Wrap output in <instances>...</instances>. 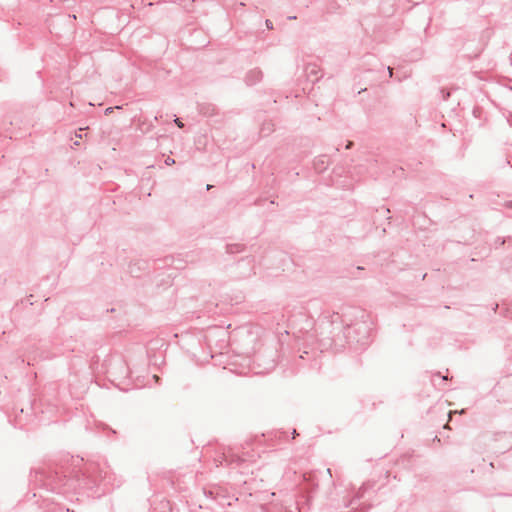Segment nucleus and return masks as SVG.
Returning a JSON list of instances; mask_svg holds the SVG:
<instances>
[{
	"label": "nucleus",
	"instance_id": "9d476101",
	"mask_svg": "<svg viewBox=\"0 0 512 512\" xmlns=\"http://www.w3.org/2000/svg\"><path fill=\"white\" fill-rule=\"evenodd\" d=\"M136 265H137V264H134V265L130 266V270H129V272H130L132 275H135V269H134V267H135Z\"/></svg>",
	"mask_w": 512,
	"mask_h": 512
},
{
	"label": "nucleus",
	"instance_id": "0eeeda50",
	"mask_svg": "<svg viewBox=\"0 0 512 512\" xmlns=\"http://www.w3.org/2000/svg\"><path fill=\"white\" fill-rule=\"evenodd\" d=\"M174 122H175V124H176L179 128H183V127H184L183 122H182L179 118H175V119H174Z\"/></svg>",
	"mask_w": 512,
	"mask_h": 512
},
{
	"label": "nucleus",
	"instance_id": "20e7f679",
	"mask_svg": "<svg viewBox=\"0 0 512 512\" xmlns=\"http://www.w3.org/2000/svg\"><path fill=\"white\" fill-rule=\"evenodd\" d=\"M314 167L315 169H317L318 171H322V170H325L326 169V164H325V161L324 159H318L314 162Z\"/></svg>",
	"mask_w": 512,
	"mask_h": 512
},
{
	"label": "nucleus",
	"instance_id": "6e6552de",
	"mask_svg": "<svg viewBox=\"0 0 512 512\" xmlns=\"http://www.w3.org/2000/svg\"><path fill=\"white\" fill-rule=\"evenodd\" d=\"M174 163H175V160H174L173 158L167 157V158L165 159V164H166V165H172V164H174Z\"/></svg>",
	"mask_w": 512,
	"mask_h": 512
},
{
	"label": "nucleus",
	"instance_id": "39448f33",
	"mask_svg": "<svg viewBox=\"0 0 512 512\" xmlns=\"http://www.w3.org/2000/svg\"><path fill=\"white\" fill-rule=\"evenodd\" d=\"M364 490H365V486L363 485V486L358 490V492L356 493L355 498H354V499H352V500L350 501V503H349L347 506H351V505H353L357 499L362 498V497H363V494H364Z\"/></svg>",
	"mask_w": 512,
	"mask_h": 512
},
{
	"label": "nucleus",
	"instance_id": "7ed1b4c3",
	"mask_svg": "<svg viewBox=\"0 0 512 512\" xmlns=\"http://www.w3.org/2000/svg\"><path fill=\"white\" fill-rule=\"evenodd\" d=\"M306 70H307L308 76H315L316 79L319 78V76H318L319 70L317 69L316 65H308Z\"/></svg>",
	"mask_w": 512,
	"mask_h": 512
},
{
	"label": "nucleus",
	"instance_id": "f03ea898",
	"mask_svg": "<svg viewBox=\"0 0 512 512\" xmlns=\"http://www.w3.org/2000/svg\"><path fill=\"white\" fill-rule=\"evenodd\" d=\"M351 330L352 328L351 327H348L347 328V333L345 335V337L348 339V342H357V343H361V344H364V337L363 338H355L354 336L351 335Z\"/></svg>",
	"mask_w": 512,
	"mask_h": 512
},
{
	"label": "nucleus",
	"instance_id": "f257e3e1",
	"mask_svg": "<svg viewBox=\"0 0 512 512\" xmlns=\"http://www.w3.org/2000/svg\"><path fill=\"white\" fill-rule=\"evenodd\" d=\"M262 77V71L258 68H254L247 73L245 80L248 85H255L261 81Z\"/></svg>",
	"mask_w": 512,
	"mask_h": 512
},
{
	"label": "nucleus",
	"instance_id": "1a4fd4ad",
	"mask_svg": "<svg viewBox=\"0 0 512 512\" xmlns=\"http://www.w3.org/2000/svg\"><path fill=\"white\" fill-rule=\"evenodd\" d=\"M265 23H266V26H267L268 29H273V24H272V22L270 20H266Z\"/></svg>",
	"mask_w": 512,
	"mask_h": 512
},
{
	"label": "nucleus",
	"instance_id": "423d86ee",
	"mask_svg": "<svg viewBox=\"0 0 512 512\" xmlns=\"http://www.w3.org/2000/svg\"><path fill=\"white\" fill-rule=\"evenodd\" d=\"M362 328L366 331V326H365V324H364V323H362V324H356V325L353 327V331H355V332H356V331H360Z\"/></svg>",
	"mask_w": 512,
	"mask_h": 512
},
{
	"label": "nucleus",
	"instance_id": "9b49d317",
	"mask_svg": "<svg viewBox=\"0 0 512 512\" xmlns=\"http://www.w3.org/2000/svg\"><path fill=\"white\" fill-rule=\"evenodd\" d=\"M112 111H113V108L109 107V108H107V109L105 110V114H107V115H108V114L112 113Z\"/></svg>",
	"mask_w": 512,
	"mask_h": 512
},
{
	"label": "nucleus",
	"instance_id": "ddd939ff",
	"mask_svg": "<svg viewBox=\"0 0 512 512\" xmlns=\"http://www.w3.org/2000/svg\"><path fill=\"white\" fill-rule=\"evenodd\" d=\"M388 74L390 75V77H392V75H393V70L390 67H388Z\"/></svg>",
	"mask_w": 512,
	"mask_h": 512
},
{
	"label": "nucleus",
	"instance_id": "f8f14e48",
	"mask_svg": "<svg viewBox=\"0 0 512 512\" xmlns=\"http://www.w3.org/2000/svg\"><path fill=\"white\" fill-rule=\"evenodd\" d=\"M353 146V142L349 141L346 145L347 149H350Z\"/></svg>",
	"mask_w": 512,
	"mask_h": 512
}]
</instances>
